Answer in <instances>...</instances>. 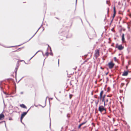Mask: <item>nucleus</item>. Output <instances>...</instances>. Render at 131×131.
I'll return each instance as SVG.
<instances>
[{"label": "nucleus", "instance_id": "1", "mask_svg": "<svg viewBox=\"0 0 131 131\" xmlns=\"http://www.w3.org/2000/svg\"><path fill=\"white\" fill-rule=\"evenodd\" d=\"M103 93V91L102 90L100 92V100L102 101V102H104V106L105 105V95H104L103 96L102 95Z\"/></svg>", "mask_w": 131, "mask_h": 131}, {"label": "nucleus", "instance_id": "2", "mask_svg": "<svg viewBox=\"0 0 131 131\" xmlns=\"http://www.w3.org/2000/svg\"><path fill=\"white\" fill-rule=\"evenodd\" d=\"M100 55V49L95 50L94 51V57L96 59Z\"/></svg>", "mask_w": 131, "mask_h": 131}, {"label": "nucleus", "instance_id": "3", "mask_svg": "<svg viewBox=\"0 0 131 131\" xmlns=\"http://www.w3.org/2000/svg\"><path fill=\"white\" fill-rule=\"evenodd\" d=\"M115 47L116 48H117L119 50H123L124 48V47L122 45H119L118 43L116 44Z\"/></svg>", "mask_w": 131, "mask_h": 131}, {"label": "nucleus", "instance_id": "4", "mask_svg": "<svg viewBox=\"0 0 131 131\" xmlns=\"http://www.w3.org/2000/svg\"><path fill=\"white\" fill-rule=\"evenodd\" d=\"M108 66L109 68L112 69L115 65V64L113 62L111 61L109 62L108 64Z\"/></svg>", "mask_w": 131, "mask_h": 131}, {"label": "nucleus", "instance_id": "5", "mask_svg": "<svg viewBox=\"0 0 131 131\" xmlns=\"http://www.w3.org/2000/svg\"><path fill=\"white\" fill-rule=\"evenodd\" d=\"M99 111L101 112H102L104 111L105 112L106 111V110L105 108H104L103 106H99L98 109Z\"/></svg>", "mask_w": 131, "mask_h": 131}, {"label": "nucleus", "instance_id": "6", "mask_svg": "<svg viewBox=\"0 0 131 131\" xmlns=\"http://www.w3.org/2000/svg\"><path fill=\"white\" fill-rule=\"evenodd\" d=\"M113 9H114V14H113V18H114V17L115 16L116 13V9H115V6H114L113 7Z\"/></svg>", "mask_w": 131, "mask_h": 131}, {"label": "nucleus", "instance_id": "7", "mask_svg": "<svg viewBox=\"0 0 131 131\" xmlns=\"http://www.w3.org/2000/svg\"><path fill=\"white\" fill-rule=\"evenodd\" d=\"M122 40L123 43H125L126 42L125 40L124 34L122 35Z\"/></svg>", "mask_w": 131, "mask_h": 131}, {"label": "nucleus", "instance_id": "8", "mask_svg": "<svg viewBox=\"0 0 131 131\" xmlns=\"http://www.w3.org/2000/svg\"><path fill=\"white\" fill-rule=\"evenodd\" d=\"M86 122H83L82 123H81V124H80V125H79L78 127V128L79 129H80L81 128V127L83 125L85 124L86 123Z\"/></svg>", "mask_w": 131, "mask_h": 131}, {"label": "nucleus", "instance_id": "9", "mask_svg": "<svg viewBox=\"0 0 131 131\" xmlns=\"http://www.w3.org/2000/svg\"><path fill=\"white\" fill-rule=\"evenodd\" d=\"M27 113L26 112H24L21 115V119H22L24 117L26 114Z\"/></svg>", "mask_w": 131, "mask_h": 131}, {"label": "nucleus", "instance_id": "10", "mask_svg": "<svg viewBox=\"0 0 131 131\" xmlns=\"http://www.w3.org/2000/svg\"><path fill=\"white\" fill-rule=\"evenodd\" d=\"M114 61L116 62H118V60L115 57H114Z\"/></svg>", "mask_w": 131, "mask_h": 131}, {"label": "nucleus", "instance_id": "11", "mask_svg": "<svg viewBox=\"0 0 131 131\" xmlns=\"http://www.w3.org/2000/svg\"><path fill=\"white\" fill-rule=\"evenodd\" d=\"M4 117V115L2 114L0 115V119H1Z\"/></svg>", "mask_w": 131, "mask_h": 131}, {"label": "nucleus", "instance_id": "12", "mask_svg": "<svg viewBox=\"0 0 131 131\" xmlns=\"http://www.w3.org/2000/svg\"><path fill=\"white\" fill-rule=\"evenodd\" d=\"M20 106L24 108H26V106L24 104H21L20 105Z\"/></svg>", "mask_w": 131, "mask_h": 131}, {"label": "nucleus", "instance_id": "13", "mask_svg": "<svg viewBox=\"0 0 131 131\" xmlns=\"http://www.w3.org/2000/svg\"><path fill=\"white\" fill-rule=\"evenodd\" d=\"M125 85V83H122L121 85V88H122L123 86Z\"/></svg>", "mask_w": 131, "mask_h": 131}, {"label": "nucleus", "instance_id": "14", "mask_svg": "<svg viewBox=\"0 0 131 131\" xmlns=\"http://www.w3.org/2000/svg\"><path fill=\"white\" fill-rule=\"evenodd\" d=\"M105 101V105H107V103L108 101V99H106Z\"/></svg>", "mask_w": 131, "mask_h": 131}, {"label": "nucleus", "instance_id": "15", "mask_svg": "<svg viewBox=\"0 0 131 131\" xmlns=\"http://www.w3.org/2000/svg\"><path fill=\"white\" fill-rule=\"evenodd\" d=\"M128 73L129 71H124L123 74H128Z\"/></svg>", "mask_w": 131, "mask_h": 131}, {"label": "nucleus", "instance_id": "16", "mask_svg": "<svg viewBox=\"0 0 131 131\" xmlns=\"http://www.w3.org/2000/svg\"><path fill=\"white\" fill-rule=\"evenodd\" d=\"M110 89H111L110 88H109V87L108 88L107 92H109L110 91Z\"/></svg>", "mask_w": 131, "mask_h": 131}, {"label": "nucleus", "instance_id": "17", "mask_svg": "<svg viewBox=\"0 0 131 131\" xmlns=\"http://www.w3.org/2000/svg\"><path fill=\"white\" fill-rule=\"evenodd\" d=\"M99 103V102H98V101H96L95 102V104H96V106L97 105H98Z\"/></svg>", "mask_w": 131, "mask_h": 131}, {"label": "nucleus", "instance_id": "18", "mask_svg": "<svg viewBox=\"0 0 131 131\" xmlns=\"http://www.w3.org/2000/svg\"><path fill=\"white\" fill-rule=\"evenodd\" d=\"M112 95L110 94V95H107V96L108 97H111L112 96Z\"/></svg>", "mask_w": 131, "mask_h": 131}, {"label": "nucleus", "instance_id": "19", "mask_svg": "<svg viewBox=\"0 0 131 131\" xmlns=\"http://www.w3.org/2000/svg\"><path fill=\"white\" fill-rule=\"evenodd\" d=\"M111 30L114 32H115V31L114 30V28H112V29H111Z\"/></svg>", "mask_w": 131, "mask_h": 131}, {"label": "nucleus", "instance_id": "20", "mask_svg": "<svg viewBox=\"0 0 131 131\" xmlns=\"http://www.w3.org/2000/svg\"><path fill=\"white\" fill-rule=\"evenodd\" d=\"M128 74H122V75L123 76H126Z\"/></svg>", "mask_w": 131, "mask_h": 131}, {"label": "nucleus", "instance_id": "21", "mask_svg": "<svg viewBox=\"0 0 131 131\" xmlns=\"http://www.w3.org/2000/svg\"><path fill=\"white\" fill-rule=\"evenodd\" d=\"M97 95H95L94 96V97L96 98H97Z\"/></svg>", "mask_w": 131, "mask_h": 131}, {"label": "nucleus", "instance_id": "22", "mask_svg": "<svg viewBox=\"0 0 131 131\" xmlns=\"http://www.w3.org/2000/svg\"><path fill=\"white\" fill-rule=\"evenodd\" d=\"M113 19H114V18H113V19H112V20H111V23H112V21H113Z\"/></svg>", "mask_w": 131, "mask_h": 131}, {"label": "nucleus", "instance_id": "23", "mask_svg": "<svg viewBox=\"0 0 131 131\" xmlns=\"http://www.w3.org/2000/svg\"><path fill=\"white\" fill-rule=\"evenodd\" d=\"M100 99V97H99L98 98V100H97V101H98V102H99V100Z\"/></svg>", "mask_w": 131, "mask_h": 131}, {"label": "nucleus", "instance_id": "24", "mask_svg": "<svg viewBox=\"0 0 131 131\" xmlns=\"http://www.w3.org/2000/svg\"><path fill=\"white\" fill-rule=\"evenodd\" d=\"M108 12H109V8H107V13H108Z\"/></svg>", "mask_w": 131, "mask_h": 131}, {"label": "nucleus", "instance_id": "25", "mask_svg": "<svg viewBox=\"0 0 131 131\" xmlns=\"http://www.w3.org/2000/svg\"><path fill=\"white\" fill-rule=\"evenodd\" d=\"M119 14H122V15H123V13H120V12H119Z\"/></svg>", "mask_w": 131, "mask_h": 131}, {"label": "nucleus", "instance_id": "26", "mask_svg": "<svg viewBox=\"0 0 131 131\" xmlns=\"http://www.w3.org/2000/svg\"><path fill=\"white\" fill-rule=\"evenodd\" d=\"M111 101H110V102H109V103H110V104H111Z\"/></svg>", "mask_w": 131, "mask_h": 131}, {"label": "nucleus", "instance_id": "27", "mask_svg": "<svg viewBox=\"0 0 131 131\" xmlns=\"http://www.w3.org/2000/svg\"><path fill=\"white\" fill-rule=\"evenodd\" d=\"M112 75L110 74L109 75V76L111 77V75Z\"/></svg>", "mask_w": 131, "mask_h": 131}, {"label": "nucleus", "instance_id": "28", "mask_svg": "<svg viewBox=\"0 0 131 131\" xmlns=\"http://www.w3.org/2000/svg\"><path fill=\"white\" fill-rule=\"evenodd\" d=\"M129 15V16L131 17V14H130Z\"/></svg>", "mask_w": 131, "mask_h": 131}, {"label": "nucleus", "instance_id": "29", "mask_svg": "<svg viewBox=\"0 0 131 131\" xmlns=\"http://www.w3.org/2000/svg\"><path fill=\"white\" fill-rule=\"evenodd\" d=\"M101 69H103V68L102 67H101Z\"/></svg>", "mask_w": 131, "mask_h": 131}, {"label": "nucleus", "instance_id": "30", "mask_svg": "<svg viewBox=\"0 0 131 131\" xmlns=\"http://www.w3.org/2000/svg\"><path fill=\"white\" fill-rule=\"evenodd\" d=\"M128 84V83H127V84H126V85H127V84Z\"/></svg>", "mask_w": 131, "mask_h": 131}, {"label": "nucleus", "instance_id": "31", "mask_svg": "<svg viewBox=\"0 0 131 131\" xmlns=\"http://www.w3.org/2000/svg\"><path fill=\"white\" fill-rule=\"evenodd\" d=\"M77 0H76V3L77 2Z\"/></svg>", "mask_w": 131, "mask_h": 131}, {"label": "nucleus", "instance_id": "32", "mask_svg": "<svg viewBox=\"0 0 131 131\" xmlns=\"http://www.w3.org/2000/svg\"><path fill=\"white\" fill-rule=\"evenodd\" d=\"M106 74H108V73H106Z\"/></svg>", "mask_w": 131, "mask_h": 131}, {"label": "nucleus", "instance_id": "33", "mask_svg": "<svg viewBox=\"0 0 131 131\" xmlns=\"http://www.w3.org/2000/svg\"><path fill=\"white\" fill-rule=\"evenodd\" d=\"M110 99V100H111V99Z\"/></svg>", "mask_w": 131, "mask_h": 131}, {"label": "nucleus", "instance_id": "34", "mask_svg": "<svg viewBox=\"0 0 131 131\" xmlns=\"http://www.w3.org/2000/svg\"><path fill=\"white\" fill-rule=\"evenodd\" d=\"M120 91L121 92V90H120Z\"/></svg>", "mask_w": 131, "mask_h": 131}, {"label": "nucleus", "instance_id": "35", "mask_svg": "<svg viewBox=\"0 0 131 131\" xmlns=\"http://www.w3.org/2000/svg\"><path fill=\"white\" fill-rule=\"evenodd\" d=\"M120 91L121 92V90H120Z\"/></svg>", "mask_w": 131, "mask_h": 131}]
</instances>
